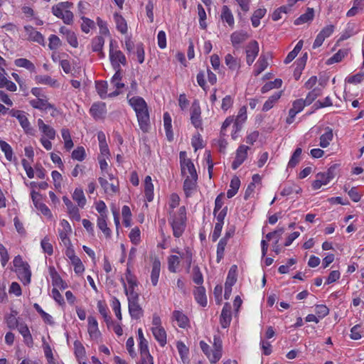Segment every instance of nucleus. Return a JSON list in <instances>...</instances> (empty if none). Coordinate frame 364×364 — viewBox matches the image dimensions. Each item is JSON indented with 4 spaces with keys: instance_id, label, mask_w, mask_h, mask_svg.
Wrapping results in <instances>:
<instances>
[{
    "instance_id": "nucleus-54",
    "label": "nucleus",
    "mask_w": 364,
    "mask_h": 364,
    "mask_svg": "<svg viewBox=\"0 0 364 364\" xmlns=\"http://www.w3.org/2000/svg\"><path fill=\"white\" fill-rule=\"evenodd\" d=\"M15 65L18 67L26 68L31 71H33L35 69L34 65L26 58L16 59L15 60Z\"/></svg>"
},
{
    "instance_id": "nucleus-12",
    "label": "nucleus",
    "mask_w": 364,
    "mask_h": 364,
    "mask_svg": "<svg viewBox=\"0 0 364 364\" xmlns=\"http://www.w3.org/2000/svg\"><path fill=\"white\" fill-rule=\"evenodd\" d=\"M23 28L26 33L27 39L28 41L36 42L39 44L44 43V38L43 35L36 31L33 26H25Z\"/></svg>"
},
{
    "instance_id": "nucleus-62",
    "label": "nucleus",
    "mask_w": 364,
    "mask_h": 364,
    "mask_svg": "<svg viewBox=\"0 0 364 364\" xmlns=\"http://www.w3.org/2000/svg\"><path fill=\"white\" fill-rule=\"evenodd\" d=\"M193 280L196 284H201L203 282L202 273L198 266L193 269Z\"/></svg>"
},
{
    "instance_id": "nucleus-27",
    "label": "nucleus",
    "mask_w": 364,
    "mask_h": 364,
    "mask_svg": "<svg viewBox=\"0 0 364 364\" xmlns=\"http://www.w3.org/2000/svg\"><path fill=\"white\" fill-rule=\"evenodd\" d=\"M173 318L177 322L180 328H185L189 324L188 317L180 311H174L173 312Z\"/></svg>"
},
{
    "instance_id": "nucleus-32",
    "label": "nucleus",
    "mask_w": 364,
    "mask_h": 364,
    "mask_svg": "<svg viewBox=\"0 0 364 364\" xmlns=\"http://www.w3.org/2000/svg\"><path fill=\"white\" fill-rule=\"evenodd\" d=\"M73 199L77 202L78 206L81 208H84L87 202L82 189L78 188L74 191Z\"/></svg>"
},
{
    "instance_id": "nucleus-41",
    "label": "nucleus",
    "mask_w": 364,
    "mask_h": 364,
    "mask_svg": "<svg viewBox=\"0 0 364 364\" xmlns=\"http://www.w3.org/2000/svg\"><path fill=\"white\" fill-rule=\"evenodd\" d=\"M61 134H62V137L64 140L65 148L68 151L70 150L73 147L74 144L71 139V136H70L69 130L68 129H65V128L61 130Z\"/></svg>"
},
{
    "instance_id": "nucleus-39",
    "label": "nucleus",
    "mask_w": 364,
    "mask_h": 364,
    "mask_svg": "<svg viewBox=\"0 0 364 364\" xmlns=\"http://www.w3.org/2000/svg\"><path fill=\"white\" fill-rule=\"evenodd\" d=\"M314 16V11L313 9H307L305 14H302L300 17L295 20L294 23L296 25H300L313 19Z\"/></svg>"
},
{
    "instance_id": "nucleus-5",
    "label": "nucleus",
    "mask_w": 364,
    "mask_h": 364,
    "mask_svg": "<svg viewBox=\"0 0 364 364\" xmlns=\"http://www.w3.org/2000/svg\"><path fill=\"white\" fill-rule=\"evenodd\" d=\"M139 295L138 294H132V296H129V312L133 318L138 319L143 314V310L138 304Z\"/></svg>"
},
{
    "instance_id": "nucleus-40",
    "label": "nucleus",
    "mask_w": 364,
    "mask_h": 364,
    "mask_svg": "<svg viewBox=\"0 0 364 364\" xmlns=\"http://www.w3.org/2000/svg\"><path fill=\"white\" fill-rule=\"evenodd\" d=\"M114 18L118 31L122 34H125L127 32V25L125 19L117 14H114Z\"/></svg>"
},
{
    "instance_id": "nucleus-44",
    "label": "nucleus",
    "mask_w": 364,
    "mask_h": 364,
    "mask_svg": "<svg viewBox=\"0 0 364 364\" xmlns=\"http://www.w3.org/2000/svg\"><path fill=\"white\" fill-rule=\"evenodd\" d=\"M0 148L4 153L6 159L11 161L13 159V150L11 146L7 142L0 140Z\"/></svg>"
},
{
    "instance_id": "nucleus-55",
    "label": "nucleus",
    "mask_w": 364,
    "mask_h": 364,
    "mask_svg": "<svg viewBox=\"0 0 364 364\" xmlns=\"http://www.w3.org/2000/svg\"><path fill=\"white\" fill-rule=\"evenodd\" d=\"M301 153L302 149L301 148L296 149L288 163L289 167H294L299 162Z\"/></svg>"
},
{
    "instance_id": "nucleus-17",
    "label": "nucleus",
    "mask_w": 364,
    "mask_h": 364,
    "mask_svg": "<svg viewBox=\"0 0 364 364\" xmlns=\"http://www.w3.org/2000/svg\"><path fill=\"white\" fill-rule=\"evenodd\" d=\"M231 321V306L225 303L220 315V323L223 328H227Z\"/></svg>"
},
{
    "instance_id": "nucleus-46",
    "label": "nucleus",
    "mask_w": 364,
    "mask_h": 364,
    "mask_svg": "<svg viewBox=\"0 0 364 364\" xmlns=\"http://www.w3.org/2000/svg\"><path fill=\"white\" fill-rule=\"evenodd\" d=\"M236 269H237V266L233 265L231 267V268L228 272L226 282L225 284V286L232 287L233 284L236 282V281H237Z\"/></svg>"
},
{
    "instance_id": "nucleus-7",
    "label": "nucleus",
    "mask_w": 364,
    "mask_h": 364,
    "mask_svg": "<svg viewBox=\"0 0 364 364\" xmlns=\"http://www.w3.org/2000/svg\"><path fill=\"white\" fill-rule=\"evenodd\" d=\"M125 279L127 281V283L129 285V287L127 288L126 286V284L124 282V279H122V282L123 284L124 288V292L126 295L132 296V294H137L134 291V288L137 287V281L136 278L134 275H133L129 268L127 269L126 274H125Z\"/></svg>"
},
{
    "instance_id": "nucleus-51",
    "label": "nucleus",
    "mask_w": 364,
    "mask_h": 364,
    "mask_svg": "<svg viewBox=\"0 0 364 364\" xmlns=\"http://www.w3.org/2000/svg\"><path fill=\"white\" fill-rule=\"evenodd\" d=\"M257 69L255 71V75H259L262 71H264L267 67L268 66V62L265 56H260L259 58L257 64Z\"/></svg>"
},
{
    "instance_id": "nucleus-30",
    "label": "nucleus",
    "mask_w": 364,
    "mask_h": 364,
    "mask_svg": "<svg viewBox=\"0 0 364 364\" xmlns=\"http://www.w3.org/2000/svg\"><path fill=\"white\" fill-rule=\"evenodd\" d=\"M17 119L18 120L20 125L26 134L34 135V129L31 126V124L25 113L22 114Z\"/></svg>"
},
{
    "instance_id": "nucleus-26",
    "label": "nucleus",
    "mask_w": 364,
    "mask_h": 364,
    "mask_svg": "<svg viewBox=\"0 0 364 364\" xmlns=\"http://www.w3.org/2000/svg\"><path fill=\"white\" fill-rule=\"evenodd\" d=\"M248 38L249 35L245 31H235L230 36L232 44L235 47L245 41Z\"/></svg>"
},
{
    "instance_id": "nucleus-11",
    "label": "nucleus",
    "mask_w": 364,
    "mask_h": 364,
    "mask_svg": "<svg viewBox=\"0 0 364 364\" xmlns=\"http://www.w3.org/2000/svg\"><path fill=\"white\" fill-rule=\"evenodd\" d=\"M222 356V341L218 338L214 337L213 349L209 358L211 363H216Z\"/></svg>"
},
{
    "instance_id": "nucleus-28",
    "label": "nucleus",
    "mask_w": 364,
    "mask_h": 364,
    "mask_svg": "<svg viewBox=\"0 0 364 364\" xmlns=\"http://www.w3.org/2000/svg\"><path fill=\"white\" fill-rule=\"evenodd\" d=\"M144 193L146 200L149 202L152 201L154 198V185L149 176H146L144 179Z\"/></svg>"
},
{
    "instance_id": "nucleus-61",
    "label": "nucleus",
    "mask_w": 364,
    "mask_h": 364,
    "mask_svg": "<svg viewBox=\"0 0 364 364\" xmlns=\"http://www.w3.org/2000/svg\"><path fill=\"white\" fill-rule=\"evenodd\" d=\"M34 308L41 315V316L43 318L45 322H46L49 324L53 323L52 316L50 315H49L48 314L46 313L38 304H34Z\"/></svg>"
},
{
    "instance_id": "nucleus-35",
    "label": "nucleus",
    "mask_w": 364,
    "mask_h": 364,
    "mask_svg": "<svg viewBox=\"0 0 364 364\" xmlns=\"http://www.w3.org/2000/svg\"><path fill=\"white\" fill-rule=\"evenodd\" d=\"M105 44V39L102 36H97L93 38L92 42V49L95 52H100V57H105L104 53L102 51Z\"/></svg>"
},
{
    "instance_id": "nucleus-13",
    "label": "nucleus",
    "mask_w": 364,
    "mask_h": 364,
    "mask_svg": "<svg viewBox=\"0 0 364 364\" xmlns=\"http://www.w3.org/2000/svg\"><path fill=\"white\" fill-rule=\"evenodd\" d=\"M32 200L36 208L39 210L44 215L51 217L50 209L43 203L41 202V196L36 191L31 192Z\"/></svg>"
},
{
    "instance_id": "nucleus-16",
    "label": "nucleus",
    "mask_w": 364,
    "mask_h": 364,
    "mask_svg": "<svg viewBox=\"0 0 364 364\" xmlns=\"http://www.w3.org/2000/svg\"><path fill=\"white\" fill-rule=\"evenodd\" d=\"M122 77V75L121 70H115V74L111 79V85H112L117 90L113 92L109 93V97L117 96L119 94L118 90L124 87V84L121 82Z\"/></svg>"
},
{
    "instance_id": "nucleus-8",
    "label": "nucleus",
    "mask_w": 364,
    "mask_h": 364,
    "mask_svg": "<svg viewBox=\"0 0 364 364\" xmlns=\"http://www.w3.org/2000/svg\"><path fill=\"white\" fill-rule=\"evenodd\" d=\"M307 104L303 99H299L293 102L292 107L289 111V116L286 119L287 124H291L296 114L303 110Z\"/></svg>"
},
{
    "instance_id": "nucleus-10",
    "label": "nucleus",
    "mask_w": 364,
    "mask_h": 364,
    "mask_svg": "<svg viewBox=\"0 0 364 364\" xmlns=\"http://www.w3.org/2000/svg\"><path fill=\"white\" fill-rule=\"evenodd\" d=\"M259 53V45L255 41H251L246 48V60L247 63L250 65L255 61Z\"/></svg>"
},
{
    "instance_id": "nucleus-34",
    "label": "nucleus",
    "mask_w": 364,
    "mask_h": 364,
    "mask_svg": "<svg viewBox=\"0 0 364 364\" xmlns=\"http://www.w3.org/2000/svg\"><path fill=\"white\" fill-rule=\"evenodd\" d=\"M194 294L195 298L198 304H200L202 306H205L207 305L205 289L203 287H197L195 290Z\"/></svg>"
},
{
    "instance_id": "nucleus-29",
    "label": "nucleus",
    "mask_w": 364,
    "mask_h": 364,
    "mask_svg": "<svg viewBox=\"0 0 364 364\" xmlns=\"http://www.w3.org/2000/svg\"><path fill=\"white\" fill-rule=\"evenodd\" d=\"M18 330L24 338V342L31 346L33 344V338L28 326L26 324L20 323L18 326Z\"/></svg>"
},
{
    "instance_id": "nucleus-63",
    "label": "nucleus",
    "mask_w": 364,
    "mask_h": 364,
    "mask_svg": "<svg viewBox=\"0 0 364 364\" xmlns=\"http://www.w3.org/2000/svg\"><path fill=\"white\" fill-rule=\"evenodd\" d=\"M112 307L117 318L122 320L121 304L119 299L116 297H114L112 299Z\"/></svg>"
},
{
    "instance_id": "nucleus-21",
    "label": "nucleus",
    "mask_w": 364,
    "mask_h": 364,
    "mask_svg": "<svg viewBox=\"0 0 364 364\" xmlns=\"http://www.w3.org/2000/svg\"><path fill=\"white\" fill-rule=\"evenodd\" d=\"M181 174L185 177H197L196 170L191 161H187V163L181 165Z\"/></svg>"
},
{
    "instance_id": "nucleus-47",
    "label": "nucleus",
    "mask_w": 364,
    "mask_h": 364,
    "mask_svg": "<svg viewBox=\"0 0 364 364\" xmlns=\"http://www.w3.org/2000/svg\"><path fill=\"white\" fill-rule=\"evenodd\" d=\"M96 90L101 98L105 99L107 95V83L105 81L96 82Z\"/></svg>"
},
{
    "instance_id": "nucleus-25",
    "label": "nucleus",
    "mask_w": 364,
    "mask_h": 364,
    "mask_svg": "<svg viewBox=\"0 0 364 364\" xmlns=\"http://www.w3.org/2000/svg\"><path fill=\"white\" fill-rule=\"evenodd\" d=\"M197 177H187L183 183V190L187 197H189L192 192L196 189Z\"/></svg>"
},
{
    "instance_id": "nucleus-37",
    "label": "nucleus",
    "mask_w": 364,
    "mask_h": 364,
    "mask_svg": "<svg viewBox=\"0 0 364 364\" xmlns=\"http://www.w3.org/2000/svg\"><path fill=\"white\" fill-rule=\"evenodd\" d=\"M222 19L225 21L230 26L233 27L235 21L233 15L227 6H223L221 14Z\"/></svg>"
},
{
    "instance_id": "nucleus-24",
    "label": "nucleus",
    "mask_w": 364,
    "mask_h": 364,
    "mask_svg": "<svg viewBox=\"0 0 364 364\" xmlns=\"http://www.w3.org/2000/svg\"><path fill=\"white\" fill-rule=\"evenodd\" d=\"M88 321V333L91 338H97L100 335V332L98 329V323L97 320L93 316H89Z\"/></svg>"
},
{
    "instance_id": "nucleus-49",
    "label": "nucleus",
    "mask_w": 364,
    "mask_h": 364,
    "mask_svg": "<svg viewBox=\"0 0 364 364\" xmlns=\"http://www.w3.org/2000/svg\"><path fill=\"white\" fill-rule=\"evenodd\" d=\"M97 226L105 234L106 236L108 237L110 235L111 231H110L109 228H107V226L105 215L102 214V215H100L98 218Z\"/></svg>"
},
{
    "instance_id": "nucleus-52",
    "label": "nucleus",
    "mask_w": 364,
    "mask_h": 364,
    "mask_svg": "<svg viewBox=\"0 0 364 364\" xmlns=\"http://www.w3.org/2000/svg\"><path fill=\"white\" fill-rule=\"evenodd\" d=\"M227 240H228L227 237H223L219 241V242L218 244V247H217V262H220L221 259L223 257L225 247L227 245Z\"/></svg>"
},
{
    "instance_id": "nucleus-4",
    "label": "nucleus",
    "mask_w": 364,
    "mask_h": 364,
    "mask_svg": "<svg viewBox=\"0 0 364 364\" xmlns=\"http://www.w3.org/2000/svg\"><path fill=\"white\" fill-rule=\"evenodd\" d=\"M334 170L333 167H331L326 172L317 173L316 180L312 183L313 188L317 190L322 186L327 185L335 176Z\"/></svg>"
},
{
    "instance_id": "nucleus-14",
    "label": "nucleus",
    "mask_w": 364,
    "mask_h": 364,
    "mask_svg": "<svg viewBox=\"0 0 364 364\" xmlns=\"http://www.w3.org/2000/svg\"><path fill=\"white\" fill-rule=\"evenodd\" d=\"M38 127L39 130L43 134L42 136H44L46 139L50 140H53L55 137V131L50 126L44 123L43 119H38Z\"/></svg>"
},
{
    "instance_id": "nucleus-53",
    "label": "nucleus",
    "mask_w": 364,
    "mask_h": 364,
    "mask_svg": "<svg viewBox=\"0 0 364 364\" xmlns=\"http://www.w3.org/2000/svg\"><path fill=\"white\" fill-rule=\"evenodd\" d=\"M321 94V90L320 88H314L309 92L304 100L307 105H311L318 96Z\"/></svg>"
},
{
    "instance_id": "nucleus-9",
    "label": "nucleus",
    "mask_w": 364,
    "mask_h": 364,
    "mask_svg": "<svg viewBox=\"0 0 364 364\" xmlns=\"http://www.w3.org/2000/svg\"><path fill=\"white\" fill-rule=\"evenodd\" d=\"M249 146L245 145H241L238 147V149L236 151L235 159L232 164V168L234 170L237 169L247 159V151L249 150Z\"/></svg>"
},
{
    "instance_id": "nucleus-31",
    "label": "nucleus",
    "mask_w": 364,
    "mask_h": 364,
    "mask_svg": "<svg viewBox=\"0 0 364 364\" xmlns=\"http://www.w3.org/2000/svg\"><path fill=\"white\" fill-rule=\"evenodd\" d=\"M161 263L159 260H154L152 264V269L151 272V281L154 286H156L159 281L160 274Z\"/></svg>"
},
{
    "instance_id": "nucleus-59",
    "label": "nucleus",
    "mask_w": 364,
    "mask_h": 364,
    "mask_svg": "<svg viewBox=\"0 0 364 364\" xmlns=\"http://www.w3.org/2000/svg\"><path fill=\"white\" fill-rule=\"evenodd\" d=\"M75 353L78 360H82L85 355V350L83 346L78 341L74 343Z\"/></svg>"
},
{
    "instance_id": "nucleus-58",
    "label": "nucleus",
    "mask_w": 364,
    "mask_h": 364,
    "mask_svg": "<svg viewBox=\"0 0 364 364\" xmlns=\"http://www.w3.org/2000/svg\"><path fill=\"white\" fill-rule=\"evenodd\" d=\"M176 252L180 255V257L185 260L187 264V269L189 271L191 268V264L192 262V253L189 250H186L185 252H179L176 251Z\"/></svg>"
},
{
    "instance_id": "nucleus-3",
    "label": "nucleus",
    "mask_w": 364,
    "mask_h": 364,
    "mask_svg": "<svg viewBox=\"0 0 364 364\" xmlns=\"http://www.w3.org/2000/svg\"><path fill=\"white\" fill-rule=\"evenodd\" d=\"M117 43L114 40H111L109 43V59L111 64L114 70H121L120 64L125 65L127 60L124 55L117 50Z\"/></svg>"
},
{
    "instance_id": "nucleus-36",
    "label": "nucleus",
    "mask_w": 364,
    "mask_h": 364,
    "mask_svg": "<svg viewBox=\"0 0 364 364\" xmlns=\"http://www.w3.org/2000/svg\"><path fill=\"white\" fill-rule=\"evenodd\" d=\"M281 96H282V92H277L274 93V95H272L271 97H269V99L264 102L263 107H262V111L267 112L271 108H272L274 107V105H275V103L281 97Z\"/></svg>"
},
{
    "instance_id": "nucleus-1",
    "label": "nucleus",
    "mask_w": 364,
    "mask_h": 364,
    "mask_svg": "<svg viewBox=\"0 0 364 364\" xmlns=\"http://www.w3.org/2000/svg\"><path fill=\"white\" fill-rule=\"evenodd\" d=\"M129 102L136 112L141 129L146 132L149 126V115L146 102L140 97H134L129 99Z\"/></svg>"
},
{
    "instance_id": "nucleus-38",
    "label": "nucleus",
    "mask_w": 364,
    "mask_h": 364,
    "mask_svg": "<svg viewBox=\"0 0 364 364\" xmlns=\"http://www.w3.org/2000/svg\"><path fill=\"white\" fill-rule=\"evenodd\" d=\"M70 6V3L66 2H60L56 5H54L52 7V13L54 16H55L58 18H60L62 16L63 14L67 9H68Z\"/></svg>"
},
{
    "instance_id": "nucleus-48",
    "label": "nucleus",
    "mask_w": 364,
    "mask_h": 364,
    "mask_svg": "<svg viewBox=\"0 0 364 364\" xmlns=\"http://www.w3.org/2000/svg\"><path fill=\"white\" fill-rule=\"evenodd\" d=\"M180 255H171L168 258V269L171 272H176L180 263Z\"/></svg>"
},
{
    "instance_id": "nucleus-64",
    "label": "nucleus",
    "mask_w": 364,
    "mask_h": 364,
    "mask_svg": "<svg viewBox=\"0 0 364 364\" xmlns=\"http://www.w3.org/2000/svg\"><path fill=\"white\" fill-rule=\"evenodd\" d=\"M315 312L319 318H323L328 314L329 310L325 305H316Z\"/></svg>"
},
{
    "instance_id": "nucleus-57",
    "label": "nucleus",
    "mask_w": 364,
    "mask_h": 364,
    "mask_svg": "<svg viewBox=\"0 0 364 364\" xmlns=\"http://www.w3.org/2000/svg\"><path fill=\"white\" fill-rule=\"evenodd\" d=\"M138 335H139V348L141 353H147L148 350V342L145 339L143 335L142 330L139 328L138 330Z\"/></svg>"
},
{
    "instance_id": "nucleus-56",
    "label": "nucleus",
    "mask_w": 364,
    "mask_h": 364,
    "mask_svg": "<svg viewBox=\"0 0 364 364\" xmlns=\"http://www.w3.org/2000/svg\"><path fill=\"white\" fill-rule=\"evenodd\" d=\"M37 80L41 84L48 85L51 87L57 86V81L48 75L38 76L37 77Z\"/></svg>"
},
{
    "instance_id": "nucleus-42",
    "label": "nucleus",
    "mask_w": 364,
    "mask_h": 364,
    "mask_svg": "<svg viewBox=\"0 0 364 364\" xmlns=\"http://www.w3.org/2000/svg\"><path fill=\"white\" fill-rule=\"evenodd\" d=\"M265 14V9H258L254 12L251 18L252 24L254 27H257L259 25V20L264 17Z\"/></svg>"
},
{
    "instance_id": "nucleus-20",
    "label": "nucleus",
    "mask_w": 364,
    "mask_h": 364,
    "mask_svg": "<svg viewBox=\"0 0 364 364\" xmlns=\"http://www.w3.org/2000/svg\"><path fill=\"white\" fill-rule=\"evenodd\" d=\"M333 139V129L330 127L325 129V132L319 138V146L323 148H327Z\"/></svg>"
},
{
    "instance_id": "nucleus-2",
    "label": "nucleus",
    "mask_w": 364,
    "mask_h": 364,
    "mask_svg": "<svg viewBox=\"0 0 364 364\" xmlns=\"http://www.w3.org/2000/svg\"><path fill=\"white\" fill-rule=\"evenodd\" d=\"M171 219L170 222L172 226L173 235L176 237H179L182 235L184 228L185 222L186 220V213L184 206L181 207L178 209L177 215H172V211H169Z\"/></svg>"
},
{
    "instance_id": "nucleus-50",
    "label": "nucleus",
    "mask_w": 364,
    "mask_h": 364,
    "mask_svg": "<svg viewBox=\"0 0 364 364\" xmlns=\"http://www.w3.org/2000/svg\"><path fill=\"white\" fill-rule=\"evenodd\" d=\"M348 54V50H339L336 54L327 60L328 64H333L341 62Z\"/></svg>"
},
{
    "instance_id": "nucleus-18",
    "label": "nucleus",
    "mask_w": 364,
    "mask_h": 364,
    "mask_svg": "<svg viewBox=\"0 0 364 364\" xmlns=\"http://www.w3.org/2000/svg\"><path fill=\"white\" fill-rule=\"evenodd\" d=\"M200 113L199 104L197 102H194L191 107V119L195 127H199L201 125Z\"/></svg>"
},
{
    "instance_id": "nucleus-6",
    "label": "nucleus",
    "mask_w": 364,
    "mask_h": 364,
    "mask_svg": "<svg viewBox=\"0 0 364 364\" xmlns=\"http://www.w3.org/2000/svg\"><path fill=\"white\" fill-rule=\"evenodd\" d=\"M98 181L103 189L105 194L109 196H112L119 192V183L117 180L115 182L109 183L106 178L105 176H100L98 178Z\"/></svg>"
},
{
    "instance_id": "nucleus-23",
    "label": "nucleus",
    "mask_w": 364,
    "mask_h": 364,
    "mask_svg": "<svg viewBox=\"0 0 364 364\" xmlns=\"http://www.w3.org/2000/svg\"><path fill=\"white\" fill-rule=\"evenodd\" d=\"M152 333L155 339L160 343L161 346H164L166 343V333L164 328L161 327H152Z\"/></svg>"
},
{
    "instance_id": "nucleus-33",
    "label": "nucleus",
    "mask_w": 364,
    "mask_h": 364,
    "mask_svg": "<svg viewBox=\"0 0 364 364\" xmlns=\"http://www.w3.org/2000/svg\"><path fill=\"white\" fill-rule=\"evenodd\" d=\"M30 104L33 107L41 110H47L48 109L53 108L52 105L46 100L44 99L37 98L31 100Z\"/></svg>"
},
{
    "instance_id": "nucleus-43",
    "label": "nucleus",
    "mask_w": 364,
    "mask_h": 364,
    "mask_svg": "<svg viewBox=\"0 0 364 364\" xmlns=\"http://www.w3.org/2000/svg\"><path fill=\"white\" fill-rule=\"evenodd\" d=\"M225 62L227 66L232 70L238 69L240 66V61L237 58H234L231 54L225 55Z\"/></svg>"
},
{
    "instance_id": "nucleus-19",
    "label": "nucleus",
    "mask_w": 364,
    "mask_h": 364,
    "mask_svg": "<svg viewBox=\"0 0 364 364\" xmlns=\"http://www.w3.org/2000/svg\"><path fill=\"white\" fill-rule=\"evenodd\" d=\"M92 116L96 119H102L106 114V108L105 103L93 104L90 109Z\"/></svg>"
},
{
    "instance_id": "nucleus-45",
    "label": "nucleus",
    "mask_w": 364,
    "mask_h": 364,
    "mask_svg": "<svg viewBox=\"0 0 364 364\" xmlns=\"http://www.w3.org/2000/svg\"><path fill=\"white\" fill-rule=\"evenodd\" d=\"M97 309L100 314L102 316L106 323L109 326L112 323L111 318L108 316L107 308L106 305L101 301L97 302Z\"/></svg>"
},
{
    "instance_id": "nucleus-60",
    "label": "nucleus",
    "mask_w": 364,
    "mask_h": 364,
    "mask_svg": "<svg viewBox=\"0 0 364 364\" xmlns=\"http://www.w3.org/2000/svg\"><path fill=\"white\" fill-rule=\"evenodd\" d=\"M85 157V151L82 146L75 149L72 153V158L77 161H82Z\"/></svg>"
},
{
    "instance_id": "nucleus-15",
    "label": "nucleus",
    "mask_w": 364,
    "mask_h": 364,
    "mask_svg": "<svg viewBox=\"0 0 364 364\" xmlns=\"http://www.w3.org/2000/svg\"><path fill=\"white\" fill-rule=\"evenodd\" d=\"M15 272L23 284L26 285L31 282V272L28 264L21 268L16 269Z\"/></svg>"
},
{
    "instance_id": "nucleus-22",
    "label": "nucleus",
    "mask_w": 364,
    "mask_h": 364,
    "mask_svg": "<svg viewBox=\"0 0 364 364\" xmlns=\"http://www.w3.org/2000/svg\"><path fill=\"white\" fill-rule=\"evenodd\" d=\"M63 200L67 207L68 213L70 215L76 220H80V215L79 213L78 208L73 205L71 200L66 196L63 197Z\"/></svg>"
}]
</instances>
